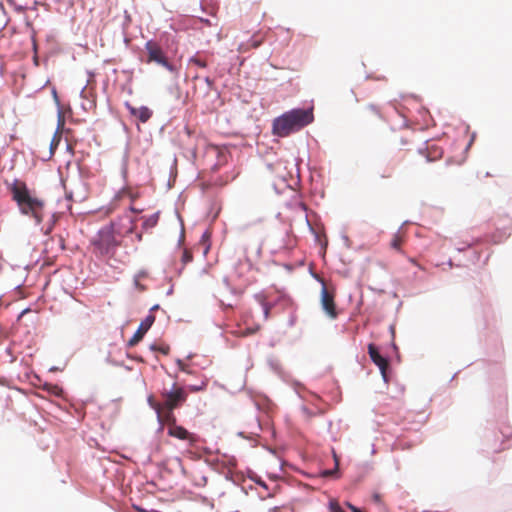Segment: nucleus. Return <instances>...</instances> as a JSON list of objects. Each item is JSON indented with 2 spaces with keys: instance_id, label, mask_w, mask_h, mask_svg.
<instances>
[{
  "instance_id": "nucleus-1",
  "label": "nucleus",
  "mask_w": 512,
  "mask_h": 512,
  "mask_svg": "<svg viewBox=\"0 0 512 512\" xmlns=\"http://www.w3.org/2000/svg\"><path fill=\"white\" fill-rule=\"evenodd\" d=\"M12 200L16 202L21 214L31 217L39 225L44 219L45 201L29 190L27 184L15 179L7 185Z\"/></svg>"
},
{
  "instance_id": "nucleus-2",
  "label": "nucleus",
  "mask_w": 512,
  "mask_h": 512,
  "mask_svg": "<svg viewBox=\"0 0 512 512\" xmlns=\"http://www.w3.org/2000/svg\"><path fill=\"white\" fill-rule=\"evenodd\" d=\"M314 120L312 109H293L273 121V133L286 137L309 125Z\"/></svg>"
},
{
  "instance_id": "nucleus-3",
  "label": "nucleus",
  "mask_w": 512,
  "mask_h": 512,
  "mask_svg": "<svg viewBox=\"0 0 512 512\" xmlns=\"http://www.w3.org/2000/svg\"><path fill=\"white\" fill-rule=\"evenodd\" d=\"M117 235H119V233L115 231L114 225L111 224L102 227L91 241L93 253L98 257L113 256L116 249L121 244Z\"/></svg>"
},
{
  "instance_id": "nucleus-4",
  "label": "nucleus",
  "mask_w": 512,
  "mask_h": 512,
  "mask_svg": "<svg viewBox=\"0 0 512 512\" xmlns=\"http://www.w3.org/2000/svg\"><path fill=\"white\" fill-rule=\"evenodd\" d=\"M187 392L180 386L174 385L172 390H164L161 393V407L166 410H174L187 400Z\"/></svg>"
},
{
  "instance_id": "nucleus-5",
  "label": "nucleus",
  "mask_w": 512,
  "mask_h": 512,
  "mask_svg": "<svg viewBox=\"0 0 512 512\" xmlns=\"http://www.w3.org/2000/svg\"><path fill=\"white\" fill-rule=\"evenodd\" d=\"M145 48L148 53V62H156L171 72L175 71L174 65L168 61L161 47L156 42L148 41L145 45Z\"/></svg>"
},
{
  "instance_id": "nucleus-6",
  "label": "nucleus",
  "mask_w": 512,
  "mask_h": 512,
  "mask_svg": "<svg viewBox=\"0 0 512 512\" xmlns=\"http://www.w3.org/2000/svg\"><path fill=\"white\" fill-rule=\"evenodd\" d=\"M321 306L326 315L330 319H336L338 317V311L336 309L335 304V293L334 291H330L325 284L323 283L321 289V298H320Z\"/></svg>"
},
{
  "instance_id": "nucleus-7",
  "label": "nucleus",
  "mask_w": 512,
  "mask_h": 512,
  "mask_svg": "<svg viewBox=\"0 0 512 512\" xmlns=\"http://www.w3.org/2000/svg\"><path fill=\"white\" fill-rule=\"evenodd\" d=\"M155 322V316L152 314H149L145 317V319L140 323L138 329L134 333V335L131 337V339L128 341L127 346L133 347L137 345L144 337L146 332L151 328L153 323Z\"/></svg>"
},
{
  "instance_id": "nucleus-8",
  "label": "nucleus",
  "mask_w": 512,
  "mask_h": 512,
  "mask_svg": "<svg viewBox=\"0 0 512 512\" xmlns=\"http://www.w3.org/2000/svg\"><path fill=\"white\" fill-rule=\"evenodd\" d=\"M368 354L373 363L379 367L385 382H387L388 360L379 353L378 348L372 343L368 345Z\"/></svg>"
},
{
  "instance_id": "nucleus-9",
  "label": "nucleus",
  "mask_w": 512,
  "mask_h": 512,
  "mask_svg": "<svg viewBox=\"0 0 512 512\" xmlns=\"http://www.w3.org/2000/svg\"><path fill=\"white\" fill-rule=\"evenodd\" d=\"M167 433L171 437L187 441L191 446L195 445L197 442V436L195 434L189 432L186 428L177 424L170 425Z\"/></svg>"
},
{
  "instance_id": "nucleus-10",
  "label": "nucleus",
  "mask_w": 512,
  "mask_h": 512,
  "mask_svg": "<svg viewBox=\"0 0 512 512\" xmlns=\"http://www.w3.org/2000/svg\"><path fill=\"white\" fill-rule=\"evenodd\" d=\"M127 108L130 114L136 117L142 123L147 122L152 116V111L146 106L136 108L127 104Z\"/></svg>"
},
{
  "instance_id": "nucleus-11",
  "label": "nucleus",
  "mask_w": 512,
  "mask_h": 512,
  "mask_svg": "<svg viewBox=\"0 0 512 512\" xmlns=\"http://www.w3.org/2000/svg\"><path fill=\"white\" fill-rule=\"evenodd\" d=\"M159 421L167 424V429L170 425L176 424V418L173 414V410L161 409L157 412Z\"/></svg>"
},
{
  "instance_id": "nucleus-12",
  "label": "nucleus",
  "mask_w": 512,
  "mask_h": 512,
  "mask_svg": "<svg viewBox=\"0 0 512 512\" xmlns=\"http://www.w3.org/2000/svg\"><path fill=\"white\" fill-rule=\"evenodd\" d=\"M405 242V237L403 233L397 232L395 233L390 241V247L394 250L401 251V247Z\"/></svg>"
},
{
  "instance_id": "nucleus-13",
  "label": "nucleus",
  "mask_w": 512,
  "mask_h": 512,
  "mask_svg": "<svg viewBox=\"0 0 512 512\" xmlns=\"http://www.w3.org/2000/svg\"><path fill=\"white\" fill-rule=\"evenodd\" d=\"M255 299L259 302V304L263 308L264 318L268 319L269 318V314H270V310H271V305L267 302L266 296L264 294H262V293H259V294L255 295Z\"/></svg>"
},
{
  "instance_id": "nucleus-14",
  "label": "nucleus",
  "mask_w": 512,
  "mask_h": 512,
  "mask_svg": "<svg viewBox=\"0 0 512 512\" xmlns=\"http://www.w3.org/2000/svg\"><path fill=\"white\" fill-rule=\"evenodd\" d=\"M150 349L152 351H158V352H160V353H162L164 355H167L170 352V347L168 345H166V344H161V345L152 344L150 346Z\"/></svg>"
},
{
  "instance_id": "nucleus-15",
  "label": "nucleus",
  "mask_w": 512,
  "mask_h": 512,
  "mask_svg": "<svg viewBox=\"0 0 512 512\" xmlns=\"http://www.w3.org/2000/svg\"><path fill=\"white\" fill-rule=\"evenodd\" d=\"M157 222H158V215L154 214L145 219L143 226H144V228H152L157 224Z\"/></svg>"
},
{
  "instance_id": "nucleus-16",
  "label": "nucleus",
  "mask_w": 512,
  "mask_h": 512,
  "mask_svg": "<svg viewBox=\"0 0 512 512\" xmlns=\"http://www.w3.org/2000/svg\"><path fill=\"white\" fill-rule=\"evenodd\" d=\"M333 456H334V460H335V468L333 470H325L323 472V476H325V477L334 475L338 470L339 460H338L335 452H333Z\"/></svg>"
},
{
  "instance_id": "nucleus-17",
  "label": "nucleus",
  "mask_w": 512,
  "mask_h": 512,
  "mask_svg": "<svg viewBox=\"0 0 512 512\" xmlns=\"http://www.w3.org/2000/svg\"><path fill=\"white\" fill-rule=\"evenodd\" d=\"M148 402H149L150 406H151V407H152L156 412H158V411H160V410L162 409V407H161V402H157V401H155L153 396H150V397L148 398Z\"/></svg>"
},
{
  "instance_id": "nucleus-18",
  "label": "nucleus",
  "mask_w": 512,
  "mask_h": 512,
  "mask_svg": "<svg viewBox=\"0 0 512 512\" xmlns=\"http://www.w3.org/2000/svg\"><path fill=\"white\" fill-rule=\"evenodd\" d=\"M329 508L331 512H343L342 508L336 500H331L329 502Z\"/></svg>"
},
{
  "instance_id": "nucleus-19",
  "label": "nucleus",
  "mask_w": 512,
  "mask_h": 512,
  "mask_svg": "<svg viewBox=\"0 0 512 512\" xmlns=\"http://www.w3.org/2000/svg\"><path fill=\"white\" fill-rule=\"evenodd\" d=\"M190 62H191V63H194L195 65H197V66H199V67H201V68H205V67H207V63H206V61L201 60V59H199V58H197V57H192V58L190 59Z\"/></svg>"
},
{
  "instance_id": "nucleus-20",
  "label": "nucleus",
  "mask_w": 512,
  "mask_h": 512,
  "mask_svg": "<svg viewBox=\"0 0 512 512\" xmlns=\"http://www.w3.org/2000/svg\"><path fill=\"white\" fill-rule=\"evenodd\" d=\"M206 385H207L206 382H202V384L199 386H189V389L192 392H197V391L204 390L206 388Z\"/></svg>"
},
{
  "instance_id": "nucleus-21",
  "label": "nucleus",
  "mask_w": 512,
  "mask_h": 512,
  "mask_svg": "<svg viewBox=\"0 0 512 512\" xmlns=\"http://www.w3.org/2000/svg\"><path fill=\"white\" fill-rule=\"evenodd\" d=\"M191 259H192V255L188 251H184L183 261L186 263V262L191 261Z\"/></svg>"
},
{
  "instance_id": "nucleus-22",
  "label": "nucleus",
  "mask_w": 512,
  "mask_h": 512,
  "mask_svg": "<svg viewBox=\"0 0 512 512\" xmlns=\"http://www.w3.org/2000/svg\"><path fill=\"white\" fill-rule=\"evenodd\" d=\"M59 140H60V136L55 135L54 139L51 143V149H54V147H57Z\"/></svg>"
},
{
  "instance_id": "nucleus-23",
  "label": "nucleus",
  "mask_w": 512,
  "mask_h": 512,
  "mask_svg": "<svg viewBox=\"0 0 512 512\" xmlns=\"http://www.w3.org/2000/svg\"><path fill=\"white\" fill-rule=\"evenodd\" d=\"M408 261L410 263H412L413 265L419 267L420 269H423L422 266L417 262V260L415 258H412V257H408Z\"/></svg>"
},
{
  "instance_id": "nucleus-24",
  "label": "nucleus",
  "mask_w": 512,
  "mask_h": 512,
  "mask_svg": "<svg viewBox=\"0 0 512 512\" xmlns=\"http://www.w3.org/2000/svg\"><path fill=\"white\" fill-rule=\"evenodd\" d=\"M54 222H55V221H53V222H52V224H50V225L47 227V229L44 231V233H45L46 235H48V234H50V233H51V231H52V229H53Z\"/></svg>"
},
{
  "instance_id": "nucleus-25",
  "label": "nucleus",
  "mask_w": 512,
  "mask_h": 512,
  "mask_svg": "<svg viewBox=\"0 0 512 512\" xmlns=\"http://www.w3.org/2000/svg\"><path fill=\"white\" fill-rule=\"evenodd\" d=\"M392 176V170L389 171L387 174H382L381 177L389 178Z\"/></svg>"
},
{
  "instance_id": "nucleus-26",
  "label": "nucleus",
  "mask_w": 512,
  "mask_h": 512,
  "mask_svg": "<svg viewBox=\"0 0 512 512\" xmlns=\"http://www.w3.org/2000/svg\"><path fill=\"white\" fill-rule=\"evenodd\" d=\"M279 511V508L278 507H274V508H271L270 509V512H278Z\"/></svg>"
},
{
  "instance_id": "nucleus-27",
  "label": "nucleus",
  "mask_w": 512,
  "mask_h": 512,
  "mask_svg": "<svg viewBox=\"0 0 512 512\" xmlns=\"http://www.w3.org/2000/svg\"><path fill=\"white\" fill-rule=\"evenodd\" d=\"M133 359L139 361V362H143V359L141 357H133Z\"/></svg>"
},
{
  "instance_id": "nucleus-28",
  "label": "nucleus",
  "mask_w": 512,
  "mask_h": 512,
  "mask_svg": "<svg viewBox=\"0 0 512 512\" xmlns=\"http://www.w3.org/2000/svg\"><path fill=\"white\" fill-rule=\"evenodd\" d=\"M371 109L376 113V114H379V111L377 109H375L373 106L371 107Z\"/></svg>"
},
{
  "instance_id": "nucleus-29",
  "label": "nucleus",
  "mask_w": 512,
  "mask_h": 512,
  "mask_svg": "<svg viewBox=\"0 0 512 512\" xmlns=\"http://www.w3.org/2000/svg\"><path fill=\"white\" fill-rule=\"evenodd\" d=\"M158 309V305H155L151 308V311H154V310H157Z\"/></svg>"
},
{
  "instance_id": "nucleus-30",
  "label": "nucleus",
  "mask_w": 512,
  "mask_h": 512,
  "mask_svg": "<svg viewBox=\"0 0 512 512\" xmlns=\"http://www.w3.org/2000/svg\"><path fill=\"white\" fill-rule=\"evenodd\" d=\"M205 81H206V83H208L209 85L211 84V80H210L208 77L205 79Z\"/></svg>"
},
{
  "instance_id": "nucleus-31",
  "label": "nucleus",
  "mask_w": 512,
  "mask_h": 512,
  "mask_svg": "<svg viewBox=\"0 0 512 512\" xmlns=\"http://www.w3.org/2000/svg\"><path fill=\"white\" fill-rule=\"evenodd\" d=\"M437 156L434 157V159L436 158ZM433 160V158H430L429 156H427V161H431Z\"/></svg>"
},
{
  "instance_id": "nucleus-32",
  "label": "nucleus",
  "mask_w": 512,
  "mask_h": 512,
  "mask_svg": "<svg viewBox=\"0 0 512 512\" xmlns=\"http://www.w3.org/2000/svg\"><path fill=\"white\" fill-rule=\"evenodd\" d=\"M137 238H138V240H141V238H142L141 234H138Z\"/></svg>"
},
{
  "instance_id": "nucleus-33",
  "label": "nucleus",
  "mask_w": 512,
  "mask_h": 512,
  "mask_svg": "<svg viewBox=\"0 0 512 512\" xmlns=\"http://www.w3.org/2000/svg\"><path fill=\"white\" fill-rule=\"evenodd\" d=\"M141 512H146L145 510H140Z\"/></svg>"
}]
</instances>
